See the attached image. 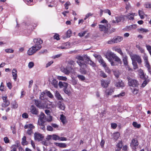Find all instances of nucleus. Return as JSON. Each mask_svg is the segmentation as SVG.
<instances>
[{
    "instance_id": "52",
    "label": "nucleus",
    "mask_w": 151,
    "mask_h": 151,
    "mask_svg": "<svg viewBox=\"0 0 151 151\" xmlns=\"http://www.w3.org/2000/svg\"><path fill=\"white\" fill-rule=\"evenodd\" d=\"M27 133L29 135H31L33 133L32 129H29L27 130Z\"/></svg>"
},
{
    "instance_id": "28",
    "label": "nucleus",
    "mask_w": 151,
    "mask_h": 151,
    "mask_svg": "<svg viewBox=\"0 0 151 151\" xmlns=\"http://www.w3.org/2000/svg\"><path fill=\"white\" fill-rule=\"evenodd\" d=\"M139 76L141 78L145 79V76L144 73L142 70L140 69L139 71Z\"/></svg>"
},
{
    "instance_id": "48",
    "label": "nucleus",
    "mask_w": 151,
    "mask_h": 151,
    "mask_svg": "<svg viewBox=\"0 0 151 151\" xmlns=\"http://www.w3.org/2000/svg\"><path fill=\"white\" fill-rule=\"evenodd\" d=\"M136 28V25L133 24L127 27V28L129 30H131L132 29H135Z\"/></svg>"
},
{
    "instance_id": "56",
    "label": "nucleus",
    "mask_w": 151,
    "mask_h": 151,
    "mask_svg": "<svg viewBox=\"0 0 151 151\" xmlns=\"http://www.w3.org/2000/svg\"><path fill=\"white\" fill-rule=\"evenodd\" d=\"M104 67V68L106 72H107L109 73H110L111 72V70L108 67H107L106 66Z\"/></svg>"
},
{
    "instance_id": "2",
    "label": "nucleus",
    "mask_w": 151,
    "mask_h": 151,
    "mask_svg": "<svg viewBox=\"0 0 151 151\" xmlns=\"http://www.w3.org/2000/svg\"><path fill=\"white\" fill-rule=\"evenodd\" d=\"M128 85L130 86L137 87L139 85L138 81L136 80L132 79L129 76L127 77Z\"/></svg>"
},
{
    "instance_id": "55",
    "label": "nucleus",
    "mask_w": 151,
    "mask_h": 151,
    "mask_svg": "<svg viewBox=\"0 0 151 151\" xmlns=\"http://www.w3.org/2000/svg\"><path fill=\"white\" fill-rule=\"evenodd\" d=\"M100 75L101 76L103 77L104 78H105L107 76L102 71H100Z\"/></svg>"
},
{
    "instance_id": "29",
    "label": "nucleus",
    "mask_w": 151,
    "mask_h": 151,
    "mask_svg": "<svg viewBox=\"0 0 151 151\" xmlns=\"http://www.w3.org/2000/svg\"><path fill=\"white\" fill-rule=\"evenodd\" d=\"M135 14L129 13L127 14L126 17L129 20H133L134 19V17Z\"/></svg>"
},
{
    "instance_id": "46",
    "label": "nucleus",
    "mask_w": 151,
    "mask_h": 151,
    "mask_svg": "<svg viewBox=\"0 0 151 151\" xmlns=\"http://www.w3.org/2000/svg\"><path fill=\"white\" fill-rule=\"evenodd\" d=\"M145 8H151V2H147L144 5Z\"/></svg>"
},
{
    "instance_id": "51",
    "label": "nucleus",
    "mask_w": 151,
    "mask_h": 151,
    "mask_svg": "<svg viewBox=\"0 0 151 151\" xmlns=\"http://www.w3.org/2000/svg\"><path fill=\"white\" fill-rule=\"evenodd\" d=\"M17 147V146L15 145H12L11 147V148L12 149L11 151H16Z\"/></svg>"
},
{
    "instance_id": "59",
    "label": "nucleus",
    "mask_w": 151,
    "mask_h": 151,
    "mask_svg": "<svg viewBox=\"0 0 151 151\" xmlns=\"http://www.w3.org/2000/svg\"><path fill=\"white\" fill-rule=\"evenodd\" d=\"M58 79L60 80L66 81L67 79V78L65 77L59 76L58 77Z\"/></svg>"
},
{
    "instance_id": "63",
    "label": "nucleus",
    "mask_w": 151,
    "mask_h": 151,
    "mask_svg": "<svg viewBox=\"0 0 151 151\" xmlns=\"http://www.w3.org/2000/svg\"><path fill=\"white\" fill-rule=\"evenodd\" d=\"M34 65V63L32 62H30L28 64V67L29 68H32Z\"/></svg>"
},
{
    "instance_id": "64",
    "label": "nucleus",
    "mask_w": 151,
    "mask_h": 151,
    "mask_svg": "<svg viewBox=\"0 0 151 151\" xmlns=\"http://www.w3.org/2000/svg\"><path fill=\"white\" fill-rule=\"evenodd\" d=\"M5 51L7 53H13L14 52V50L11 49H6Z\"/></svg>"
},
{
    "instance_id": "39",
    "label": "nucleus",
    "mask_w": 151,
    "mask_h": 151,
    "mask_svg": "<svg viewBox=\"0 0 151 151\" xmlns=\"http://www.w3.org/2000/svg\"><path fill=\"white\" fill-rule=\"evenodd\" d=\"M11 130L12 131V132L13 134H15L16 133V128L15 125L11 127Z\"/></svg>"
},
{
    "instance_id": "3",
    "label": "nucleus",
    "mask_w": 151,
    "mask_h": 151,
    "mask_svg": "<svg viewBox=\"0 0 151 151\" xmlns=\"http://www.w3.org/2000/svg\"><path fill=\"white\" fill-rule=\"evenodd\" d=\"M132 61H137L139 64L140 65L142 63V60L141 57L139 55L134 54L130 55Z\"/></svg>"
},
{
    "instance_id": "5",
    "label": "nucleus",
    "mask_w": 151,
    "mask_h": 151,
    "mask_svg": "<svg viewBox=\"0 0 151 151\" xmlns=\"http://www.w3.org/2000/svg\"><path fill=\"white\" fill-rule=\"evenodd\" d=\"M76 58L78 60L77 61V63L80 66H82L83 67L86 66V64L84 61V58L83 57L81 56H78L76 57Z\"/></svg>"
},
{
    "instance_id": "31",
    "label": "nucleus",
    "mask_w": 151,
    "mask_h": 151,
    "mask_svg": "<svg viewBox=\"0 0 151 151\" xmlns=\"http://www.w3.org/2000/svg\"><path fill=\"white\" fill-rule=\"evenodd\" d=\"M56 146H58V147L62 148L65 147L67 146L66 144L64 143H56Z\"/></svg>"
},
{
    "instance_id": "22",
    "label": "nucleus",
    "mask_w": 151,
    "mask_h": 151,
    "mask_svg": "<svg viewBox=\"0 0 151 151\" xmlns=\"http://www.w3.org/2000/svg\"><path fill=\"white\" fill-rule=\"evenodd\" d=\"M123 56V61L124 65L127 66V68L129 67L128 65V63L127 61V57L126 56Z\"/></svg>"
},
{
    "instance_id": "15",
    "label": "nucleus",
    "mask_w": 151,
    "mask_h": 151,
    "mask_svg": "<svg viewBox=\"0 0 151 151\" xmlns=\"http://www.w3.org/2000/svg\"><path fill=\"white\" fill-rule=\"evenodd\" d=\"M100 30L101 31H104L105 32H106L108 31V27L105 25H99Z\"/></svg>"
},
{
    "instance_id": "24",
    "label": "nucleus",
    "mask_w": 151,
    "mask_h": 151,
    "mask_svg": "<svg viewBox=\"0 0 151 151\" xmlns=\"http://www.w3.org/2000/svg\"><path fill=\"white\" fill-rule=\"evenodd\" d=\"M98 59L99 63L102 65L103 67L106 66V63L101 57H99Z\"/></svg>"
},
{
    "instance_id": "53",
    "label": "nucleus",
    "mask_w": 151,
    "mask_h": 151,
    "mask_svg": "<svg viewBox=\"0 0 151 151\" xmlns=\"http://www.w3.org/2000/svg\"><path fill=\"white\" fill-rule=\"evenodd\" d=\"M146 47L147 50L149 52L151 56V46L150 45H146Z\"/></svg>"
},
{
    "instance_id": "16",
    "label": "nucleus",
    "mask_w": 151,
    "mask_h": 151,
    "mask_svg": "<svg viewBox=\"0 0 151 151\" xmlns=\"http://www.w3.org/2000/svg\"><path fill=\"white\" fill-rule=\"evenodd\" d=\"M57 106L59 108L62 110H64L65 109V106L64 104L60 101L58 102Z\"/></svg>"
},
{
    "instance_id": "60",
    "label": "nucleus",
    "mask_w": 151,
    "mask_h": 151,
    "mask_svg": "<svg viewBox=\"0 0 151 151\" xmlns=\"http://www.w3.org/2000/svg\"><path fill=\"white\" fill-rule=\"evenodd\" d=\"M54 38L55 39H56L57 40H59L60 39L59 38V35L57 34H56L54 36Z\"/></svg>"
},
{
    "instance_id": "9",
    "label": "nucleus",
    "mask_w": 151,
    "mask_h": 151,
    "mask_svg": "<svg viewBox=\"0 0 151 151\" xmlns=\"http://www.w3.org/2000/svg\"><path fill=\"white\" fill-rule=\"evenodd\" d=\"M3 101L4 104L3 103L2 104V106L4 107H6L9 106L10 104V102L7 99V96H3L2 97Z\"/></svg>"
},
{
    "instance_id": "49",
    "label": "nucleus",
    "mask_w": 151,
    "mask_h": 151,
    "mask_svg": "<svg viewBox=\"0 0 151 151\" xmlns=\"http://www.w3.org/2000/svg\"><path fill=\"white\" fill-rule=\"evenodd\" d=\"M117 148L121 149L122 146V142L121 141H120L116 145Z\"/></svg>"
},
{
    "instance_id": "50",
    "label": "nucleus",
    "mask_w": 151,
    "mask_h": 151,
    "mask_svg": "<svg viewBox=\"0 0 151 151\" xmlns=\"http://www.w3.org/2000/svg\"><path fill=\"white\" fill-rule=\"evenodd\" d=\"M124 95H125V92H123L118 95H114V97H122V96H123Z\"/></svg>"
},
{
    "instance_id": "30",
    "label": "nucleus",
    "mask_w": 151,
    "mask_h": 151,
    "mask_svg": "<svg viewBox=\"0 0 151 151\" xmlns=\"http://www.w3.org/2000/svg\"><path fill=\"white\" fill-rule=\"evenodd\" d=\"M52 84L54 86L57 88L58 86V81H56L55 79H53L52 82Z\"/></svg>"
},
{
    "instance_id": "41",
    "label": "nucleus",
    "mask_w": 151,
    "mask_h": 151,
    "mask_svg": "<svg viewBox=\"0 0 151 151\" xmlns=\"http://www.w3.org/2000/svg\"><path fill=\"white\" fill-rule=\"evenodd\" d=\"M132 124L133 126L138 128H139L140 127L141 125L140 124H138L136 122H133Z\"/></svg>"
},
{
    "instance_id": "12",
    "label": "nucleus",
    "mask_w": 151,
    "mask_h": 151,
    "mask_svg": "<svg viewBox=\"0 0 151 151\" xmlns=\"http://www.w3.org/2000/svg\"><path fill=\"white\" fill-rule=\"evenodd\" d=\"M84 58L88 62V64L93 67H96V64L92 61L90 58L89 57L87 56H86L84 57Z\"/></svg>"
},
{
    "instance_id": "36",
    "label": "nucleus",
    "mask_w": 151,
    "mask_h": 151,
    "mask_svg": "<svg viewBox=\"0 0 151 151\" xmlns=\"http://www.w3.org/2000/svg\"><path fill=\"white\" fill-rule=\"evenodd\" d=\"M72 31L70 29L68 30L66 32V38L70 37L71 35Z\"/></svg>"
},
{
    "instance_id": "38",
    "label": "nucleus",
    "mask_w": 151,
    "mask_h": 151,
    "mask_svg": "<svg viewBox=\"0 0 151 151\" xmlns=\"http://www.w3.org/2000/svg\"><path fill=\"white\" fill-rule=\"evenodd\" d=\"M132 64L133 67V69L134 70L137 69L138 68V66L136 62L132 61Z\"/></svg>"
},
{
    "instance_id": "33",
    "label": "nucleus",
    "mask_w": 151,
    "mask_h": 151,
    "mask_svg": "<svg viewBox=\"0 0 151 151\" xmlns=\"http://www.w3.org/2000/svg\"><path fill=\"white\" fill-rule=\"evenodd\" d=\"M114 91L112 89H106L105 91L106 94L108 95H111Z\"/></svg>"
},
{
    "instance_id": "4",
    "label": "nucleus",
    "mask_w": 151,
    "mask_h": 151,
    "mask_svg": "<svg viewBox=\"0 0 151 151\" xmlns=\"http://www.w3.org/2000/svg\"><path fill=\"white\" fill-rule=\"evenodd\" d=\"M33 41L35 43V46L37 48V49L40 50L42 47L41 44L43 43V41L40 38H37L34 39Z\"/></svg>"
},
{
    "instance_id": "44",
    "label": "nucleus",
    "mask_w": 151,
    "mask_h": 151,
    "mask_svg": "<svg viewBox=\"0 0 151 151\" xmlns=\"http://www.w3.org/2000/svg\"><path fill=\"white\" fill-rule=\"evenodd\" d=\"M46 91L47 95L51 99L53 98V95L50 91L46 90Z\"/></svg>"
},
{
    "instance_id": "47",
    "label": "nucleus",
    "mask_w": 151,
    "mask_h": 151,
    "mask_svg": "<svg viewBox=\"0 0 151 151\" xmlns=\"http://www.w3.org/2000/svg\"><path fill=\"white\" fill-rule=\"evenodd\" d=\"M77 77L80 80L82 81H83L85 79V77L83 75H78Z\"/></svg>"
},
{
    "instance_id": "27",
    "label": "nucleus",
    "mask_w": 151,
    "mask_h": 151,
    "mask_svg": "<svg viewBox=\"0 0 151 151\" xmlns=\"http://www.w3.org/2000/svg\"><path fill=\"white\" fill-rule=\"evenodd\" d=\"M81 68L80 69V72L83 74H86V71L85 70V68L86 67V66L83 67L82 66H80Z\"/></svg>"
},
{
    "instance_id": "25",
    "label": "nucleus",
    "mask_w": 151,
    "mask_h": 151,
    "mask_svg": "<svg viewBox=\"0 0 151 151\" xmlns=\"http://www.w3.org/2000/svg\"><path fill=\"white\" fill-rule=\"evenodd\" d=\"M123 37L120 36H118L114 38V40L115 43H118L121 42L123 40Z\"/></svg>"
},
{
    "instance_id": "13",
    "label": "nucleus",
    "mask_w": 151,
    "mask_h": 151,
    "mask_svg": "<svg viewBox=\"0 0 151 151\" xmlns=\"http://www.w3.org/2000/svg\"><path fill=\"white\" fill-rule=\"evenodd\" d=\"M143 58L145 64V66L147 67L150 66V65L148 61V57L145 54L143 56Z\"/></svg>"
},
{
    "instance_id": "17",
    "label": "nucleus",
    "mask_w": 151,
    "mask_h": 151,
    "mask_svg": "<svg viewBox=\"0 0 151 151\" xmlns=\"http://www.w3.org/2000/svg\"><path fill=\"white\" fill-rule=\"evenodd\" d=\"M60 119L64 125L67 122L65 116L63 114L60 115Z\"/></svg>"
},
{
    "instance_id": "23",
    "label": "nucleus",
    "mask_w": 151,
    "mask_h": 151,
    "mask_svg": "<svg viewBox=\"0 0 151 151\" xmlns=\"http://www.w3.org/2000/svg\"><path fill=\"white\" fill-rule=\"evenodd\" d=\"M61 70L62 72L67 75L69 74L70 72V70L67 68H65L64 67L62 68H61Z\"/></svg>"
},
{
    "instance_id": "43",
    "label": "nucleus",
    "mask_w": 151,
    "mask_h": 151,
    "mask_svg": "<svg viewBox=\"0 0 151 151\" xmlns=\"http://www.w3.org/2000/svg\"><path fill=\"white\" fill-rule=\"evenodd\" d=\"M116 21L117 23H118L119 22L121 21L122 19L123 18L121 16H118L115 17Z\"/></svg>"
},
{
    "instance_id": "18",
    "label": "nucleus",
    "mask_w": 151,
    "mask_h": 151,
    "mask_svg": "<svg viewBox=\"0 0 151 151\" xmlns=\"http://www.w3.org/2000/svg\"><path fill=\"white\" fill-rule=\"evenodd\" d=\"M109 82L107 81L102 80L101 81V85L104 88H106L109 84Z\"/></svg>"
},
{
    "instance_id": "54",
    "label": "nucleus",
    "mask_w": 151,
    "mask_h": 151,
    "mask_svg": "<svg viewBox=\"0 0 151 151\" xmlns=\"http://www.w3.org/2000/svg\"><path fill=\"white\" fill-rule=\"evenodd\" d=\"M119 133H116L113 134V136L114 137V139H117L119 137Z\"/></svg>"
},
{
    "instance_id": "14",
    "label": "nucleus",
    "mask_w": 151,
    "mask_h": 151,
    "mask_svg": "<svg viewBox=\"0 0 151 151\" xmlns=\"http://www.w3.org/2000/svg\"><path fill=\"white\" fill-rule=\"evenodd\" d=\"M58 85L60 88H67L68 85V83L60 81L58 83Z\"/></svg>"
},
{
    "instance_id": "10",
    "label": "nucleus",
    "mask_w": 151,
    "mask_h": 151,
    "mask_svg": "<svg viewBox=\"0 0 151 151\" xmlns=\"http://www.w3.org/2000/svg\"><path fill=\"white\" fill-rule=\"evenodd\" d=\"M30 112L31 113L35 115H37L39 114L38 110L34 105H32L30 107Z\"/></svg>"
},
{
    "instance_id": "19",
    "label": "nucleus",
    "mask_w": 151,
    "mask_h": 151,
    "mask_svg": "<svg viewBox=\"0 0 151 151\" xmlns=\"http://www.w3.org/2000/svg\"><path fill=\"white\" fill-rule=\"evenodd\" d=\"M115 85L116 86L120 87H123L125 86L122 81H119L118 82H116Z\"/></svg>"
},
{
    "instance_id": "37",
    "label": "nucleus",
    "mask_w": 151,
    "mask_h": 151,
    "mask_svg": "<svg viewBox=\"0 0 151 151\" xmlns=\"http://www.w3.org/2000/svg\"><path fill=\"white\" fill-rule=\"evenodd\" d=\"M26 137L25 136L23 137L22 138V144L23 145H27V142L26 140Z\"/></svg>"
},
{
    "instance_id": "8",
    "label": "nucleus",
    "mask_w": 151,
    "mask_h": 151,
    "mask_svg": "<svg viewBox=\"0 0 151 151\" xmlns=\"http://www.w3.org/2000/svg\"><path fill=\"white\" fill-rule=\"evenodd\" d=\"M39 50L37 49V48L34 46L29 49L27 52V53L29 55H32Z\"/></svg>"
},
{
    "instance_id": "62",
    "label": "nucleus",
    "mask_w": 151,
    "mask_h": 151,
    "mask_svg": "<svg viewBox=\"0 0 151 151\" xmlns=\"http://www.w3.org/2000/svg\"><path fill=\"white\" fill-rule=\"evenodd\" d=\"M47 130L48 131H53V128L52 127L48 125L47 126Z\"/></svg>"
},
{
    "instance_id": "58",
    "label": "nucleus",
    "mask_w": 151,
    "mask_h": 151,
    "mask_svg": "<svg viewBox=\"0 0 151 151\" xmlns=\"http://www.w3.org/2000/svg\"><path fill=\"white\" fill-rule=\"evenodd\" d=\"M63 46H65V47H67V49L69 48V47H70V43L68 42H67L64 44H63Z\"/></svg>"
},
{
    "instance_id": "61",
    "label": "nucleus",
    "mask_w": 151,
    "mask_h": 151,
    "mask_svg": "<svg viewBox=\"0 0 151 151\" xmlns=\"http://www.w3.org/2000/svg\"><path fill=\"white\" fill-rule=\"evenodd\" d=\"M116 51L119 53L122 56H123V54L120 49H117Z\"/></svg>"
},
{
    "instance_id": "21",
    "label": "nucleus",
    "mask_w": 151,
    "mask_h": 151,
    "mask_svg": "<svg viewBox=\"0 0 151 151\" xmlns=\"http://www.w3.org/2000/svg\"><path fill=\"white\" fill-rule=\"evenodd\" d=\"M55 96L58 100L60 101L63 100V99L58 91H56L55 92Z\"/></svg>"
},
{
    "instance_id": "35",
    "label": "nucleus",
    "mask_w": 151,
    "mask_h": 151,
    "mask_svg": "<svg viewBox=\"0 0 151 151\" xmlns=\"http://www.w3.org/2000/svg\"><path fill=\"white\" fill-rule=\"evenodd\" d=\"M24 1L28 5H32L33 4L32 0H24Z\"/></svg>"
},
{
    "instance_id": "26",
    "label": "nucleus",
    "mask_w": 151,
    "mask_h": 151,
    "mask_svg": "<svg viewBox=\"0 0 151 151\" xmlns=\"http://www.w3.org/2000/svg\"><path fill=\"white\" fill-rule=\"evenodd\" d=\"M13 71L12 72V73L13 79L14 80L16 81L17 80V73H16L17 72V70L16 69H14Z\"/></svg>"
},
{
    "instance_id": "11",
    "label": "nucleus",
    "mask_w": 151,
    "mask_h": 151,
    "mask_svg": "<svg viewBox=\"0 0 151 151\" xmlns=\"http://www.w3.org/2000/svg\"><path fill=\"white\" fill-rule=\"evenodd\" d=\"M139 144L138 142L137 138H134L132 139L130 144L132 147H135L138 146Z\"/></svg>"
},
{
    "instance_id": "7",
    "label": "nucleus",
    "mask_w": 151,
    "mask_h": 151,
    "mask_svg": "<svg viewBox=\"0 0 151 151\" xmlns=\"http://www.w3.org/2000/svg\"><path fill=\"white\" fill-rule=\"evenodd\" d=\"M35 104L36 106L40 109H44L45 108L44 104L42 103L41 101L38 100H35Z\"/></svg>"
},
{
    "instance_id": "45",
    "label": "nucleus",
    "mask_w": 151,
    "mask_h": 151,
    "mask_svg": "<svg viewBox=\"0 0 151 151\" xmlns=\"http://www.w3.org/2000/svg\"><path fill=\"white\" fill-rule=\"evenodd\" d=\"M149 82V79H145L142 84V86L143 87H144Z\"/></svg>"
},
{
    "instance_id": "32",
    "label": "nucleus",
    "mask_w": 151,
    "mask_h": 151,
    "mask_svg": "<svg viewBox=\"0 0 151 151\" xmlns=\"http://www.w3.org/2000/svg\"><path fill=\"white\" fill-rule=\"evenodd\" d=\"M25 129L28 128L29 129H33L35 128V126L32 124H26L24 127Z\"/></svg>"
},
{
    "instance_id": "40",
    "label": "nucleus",
    "mask_w": 151,
    "mask_h": 151,
    "mask_svg": "<svg viewBox=\"0 0 151 151\" xmlns=\"http://www.w3.org/2000/svg\"><path fill=\"white\" fill-rule=\"evenodd\" d=\"M138 13L139 15L140 16L141 19H143L144 18V17L143 16L144 12L142 11L139 10L138 11Z\"/></svg>"
},
{
    "instance_id": "6",
    "label": "nucleus",
    "mask_w": 151,
    "mask_h": 151,
    "mask_svg": "<svg viewBox=\"0 0 151 151\" xmlns=\"http://www.w3.org/2000/svg\"><path fill=\"white\" fill-rule=\"evenodd\" d=\"M34 139L38 141H42L44 138L43 135L38 132H36L34 134Z\"/></svg>"
},
{
    "instance_id": "34",
    "label": "nucleus",
    "mask_w": 151,
    "mask_h": 151,
    "mask_svg": "<svg viewBox=\"0 0 151 151\" xmlns=\"http://www.w3.org/2000/svg\"><path fill=\"white\" fill-rule=\"evenodd\" d=\"M138 31L139 32L141 33H143L144 32L146 33L149 31L148 29L143 28H141L140 29H138Z\"/></svg>"
},
{
    "instance_id": "42",
    "label": "nucleus",
    "mask_w": 151,
    "mask_h": 151,
    "mask_svg": "<svg viewBox=\"0 0 151 151\" xmlns=\"http://www.w3.org/2000/svg\"><path fill=\"white\" fill-rule=\"evenodd\" d=\"M59 137L56 134H53L52 135V139L54 140H59Z\"/></svg>"
},
{
    "instance_id": "1",
    "label": "nucleus",
    "mask_w": 151,
    "mask_h": 151,
    "mask_svg": "<svg viewBox=\"0 0 151 151\" xmlns=\"http://www.w3.org/2000/svg\"><path fill=\"white\" fill-rule=\"evenodd\" d=\"M118 64H121L122 63L121 60L116 55L111 52H108L106 55V58L111 63V65L112 66H114L116 65L113 61L111 57Z\"/></svg>"
},
{
    "instance_id": "20",
    "label": "nucleus",
    "mask_w": 151,
    "mask_h": 151,
    "mask_svg": "<svg viewBox=\"0 0 151 151\" xmlns=\"http://www.w3.org/2000/svg\"><path fill=\"white\" fill-rule=\"evenodd\" d=\"M46 120V116L44 114L41 112L39 117L40 121H45Z\"/></svg>"
},
{
    "instance_id": "57",
    "label": "nucleus",
    "mask_w": 151,
    "mask_h": 151,
    "mask_svg": "<svg viewBox=\"0 0 151 151\" xmlns=\"http://www.w3.org/2000/svg\"><path fill=\"white\" fill-rule=\"evenodd\" d=\"M70 5V3L69 2H67L65 4V8L66 9H68V6Z\"/></svg>"
}]
</instances>
